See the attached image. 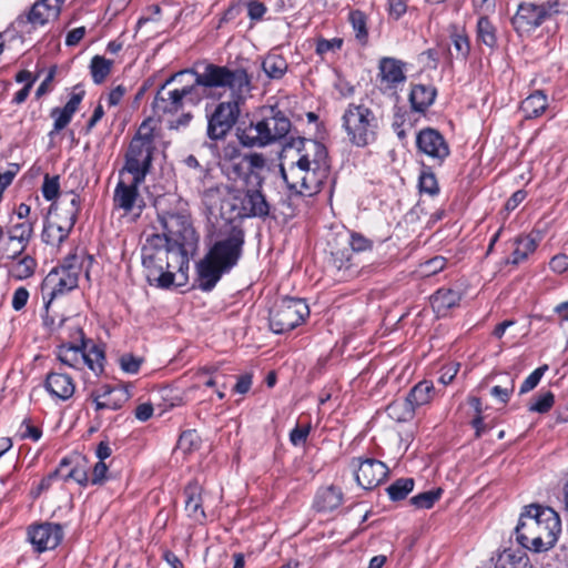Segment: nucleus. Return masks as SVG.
Here are the masks:
<instances>
[{
    "instance_id": "f257e3e1",
    "label": "nucleus",
    "mask_w": 568,
    "mask_h": 568,
    "mask_svg": "<svg viewBox=\"0 0 568 568\" xmlns=\"http://www.w3.org/2000/svg\"><path fill=\"white\" fill-rule=\"evenodd\" d=\"M281 174L297 194L312 196L328 178L326 148L311 139L298 138L284 148Z\"/></svg>"
},
{
    "instance_id": "f03ea898",
    "label": "nucleus",
    "mask_w": 568,
    "mask_h": 568,
    "mask_svg": "<svg viewBox=\"0 0 568 568\" xmlns=\"http://www.w3.org/2000/svg\"><path fill=\"white\" fill-rule=\"evenodd\" d=\"M185 72H179L170 77L158 91L153 110L156 114L178 112L185 103L195 105L203 98L212 95V85L223 83L222 71L217 64H203L202 70L191 71L194 75V83L182 88L170 89Z\"/></svg>"
},
{
    "instance_id": "7ed1b4c3",
    "label": "nucleus",
    "mask_w": 568,
    "mask_h": 568,
    "mask_svg": "<svg viewBox=\"0 0 568 568\" xmlns=\"http://www.w3.org/2000/svg\"><path fill=\"white\" fill-rule=\"evenodd\" d=\"M219 69L224 73L223 83L212 85V91L229 89L231 95L230 100L220 102L207 115L206 134L214 141L224 139L232 130L241 113L240 105L250 95L252 89L251 78L244 69H231L225 65H219Z\"/></svg>"
},
{
    "instance_id": "20e7f679",
    "label": "nucleus",
    "mask_w": 568,
    "mask_h": 568,
    "mask_svg": "<svg viewBox=\"0 0 568 568\" xmlns=\"http://www.w3.org/2000/svg\"><path fill=\"white\" fill-rule=\"evenodd\" d=\"M515 532L524 548L534 552L548 551L558 541L561 520L552 508L530 504L523 508Z\"/></svg>"
},
{
    "instance_id": "39448f33",
    "label": "nucleus",
    "mask_w": 568,
    "mask_h": 568,
    "mask_svg": "<svg viewBox=\"0 0 568 568\" xmlns=\"http://www.w3.org/2000/svg\"><path fill=\"white\" fill-rule=\"evenodd\" d=\"M155 207L164 231L161 236L166 244L181 248L186 255L193 252L199 243V234L191 221L187 203L174 194H168L155 200Z\"/></svg>"
},
{
    "instance_id": "423d86ee",
    "label": "nucleus",
    "mask_w": 568,
    "mask_h": 568,
    "mask_svg": "<svg viewBox=\"0 0 568 568\" xmlns=\"http://www.w3.org/2000/svg\"><path fill=\"white\" fill-rule=\"evenodd\" d=\"M244 244V232L232 227L230 233L217 240L197 264L199 286L211 291L223 274L229 273L239 262Z\"/></svg>"
},
{
    "instance_id": "0eeeda50",
    "label": "nucleus",
    "mask_w": 568,
    "mask_h": 568,
    "mask_svg": "<svg viewBox=\"0 0 568 568\" xmlns=\"http://www.w3.org/2000/svg\"><path fill=\"white\" fill-rule=\"evenodd\" d=\"M142 263L149 284L168 288L174 283V271L187 264V256L181 248L168 245L161 234H153L142 248Z\"/></svg>"
},
{
    "instance_id": "6e6552de",
    "label": "nucleus",
    "mask_w": 568,
    "mask_h": 568,
    "mask_svg": "<svg viewBox=\"0 0 568 568\" xmlns=\"http://www.w3.org/2000/svg\"><path fill=\"white\" fill-rule=\"evenodd\" d=\"M94 260L91 255L71 254L64 258L61 265L54 267L45 276L42 284V296L47 307L50 303L78 286L79 276L84 271L85 277L90 278V267Z\"/></svg>"
},
{
    "instance_id": "1a4fd4ad",
    "label": "nucleus",
    "mask_w": 568,
    "mask_h": 568,
    "mask_svg": "<svg viewBox=\"0 0 568 568\" xmlns=\"http://www.w3.org/2000/svg\"><path fill=\"white\" fill-rule=\"evenodd\" d=\"M270 115L239 129L237 138L242 145L261 148L284 138L291 129L290 120L280 111L268 110Z\"/></svg>"
},
{
    "instance_id": "9d476101",
    "label": "nucleus",
    "mask_w": 568,
    "mask_h": 568,
    "mask_svg": "<svg viewBox=\"0 0 568 568\" xmlns=\"http://www.w3.org/2000/svg\"><path fill=\"white\" fill-rule=\"evenodd\" d=\"M342 126L351 144L365 148L376 141L379 121L366 105L351 103L342 116Z\"/></svg>"
},
{
    "instance_id": "9b49d317",
    "label": "nucleus",
    "mask_w": 568,
    "mask_h": 568,
    "mask_svg": "<svg viewBox=\"0 0 568 568\" xmlns=\"http://www.w3.org/2000/svg\"><path fill=\"white\" fill-rule=\"evenodd\" d=\"M153 149V128L150 121H144L130 143L125 165L120 175L122 176L125 172L130 173L135 183H142L151 168Z\"/></svg>"
},
{
    "instance_id": "f8f14e48",
    "label": "nucleus",
    "mask_w": 568,
    "mask_h": 568,
    "mask_svg": "<svg viewBox=\"0 0 568 568\" xmlns=\"http://www.w3.org/2000/svg\"><path fill=\"white\" fill-rule=\"evenodd\" d=\"M80 344L69 343L59 347L57 356L59 361L72 368L80 369L87 365L94 374L103 372L104 353L93 343L83 338V332L77 328Z\"/></svg>"
},
{
    "instance_id": "ddd939ff",
    "label": "nucleus",
    "mask_w": 568,
    "mask_h": 568,
    "mask_svg": "<svg viewBox=\"0 0 568 568\" xmlns=\"http://www.w3.org/2000/svg\"><path fill=\"white\" fill-rule=\"evenodd\" d=\"M308 314V306L303 300L282 298L270 313V327L274 333L283 334L300 325Z\"/></svg>"
},
{
    "instance_id": "4468645a",
    "label": "nucleus",
    "mask_w": 568,
    "mask_h": 568,
    "mask_svg": "<svg viewBox=\"0 0 568 568\" xmlns=\"http://www.w3.org/2000/svg\"><path fill=\"white\" fill-rule=\"evenodd\" d=\"M418 152L436 164L449 155V148L443 135L434 129H424L416 136Z\"/></svg>"
},
{
    "instance_id": "2eb2a0df",
    "label": "nucleus",
    "mask_w": 568,
    "mask_h": 568,
    "mask_svg": "<svg viewBox=\"0 0 568 568\" xmlns=\"http://www.w3.org/2000/svg\"><path fill=\"white\" fill-rule=\"evenodd\" d=\"M353 467L357 484L365 489L378 486L386 478L388 471L383 462L373 458L355 459Z\"/></svg>"
},
{
    "instance_id": "dca6fc26",
    "label": "nucleus",
    "mask_w": 568,
    "mask_h": 568,
    "mask_svg": "<svg viewBox=\"0 0 568 568\" xmlns=\"http://www.w3.org/2000/svg\"><path fill=\"white\" fill-rule=\"evenodd\" d=\"M79 210L80 197L77 193H61L59 197L51 204L49 217L58 219L65 226L73 229L78 217Z\"/></svg>"
},
{
    "instance_id": "f3484780",
    "label": "nucleus",
    "mask_w": 568,
    "mask_h": 568,
    "mask_svg": "<svg viewBox=\"0 0 568 568\" xmlns=\"http://www.w3.org/2000/svg\"><path fill=\"white\" fill-rule=\"evenodd\" d=\"M547 13L548 8L544 3H525L519 6L511 23L518 33L530 32L542 22Z\"/></svg>"
},
{
    "instance_id": "a211bd4d",
    "label": "nucleus",
    "mask_w": 568,
    "mask_h": 568,
    "mask_svg": "<svg viewBox=\"0 0 568 568\" xmlns=\"http://www.w3.org/2000/svg\"><path fill=\"white\" fill-rule=\"evenodd\" d=\"M141 183H135L134 178L130 182L120 180L114 189L113 203L118 209L123 210L125 213L132 212L135 207L141 209L142 200L138 187Z\"/></svg>"
},
{
    "instance_id": "6ab92c4d",
    "label": "nucleus",
    "mask_w": 568,
    "mask_h": 568,
    "mask_svg": "<svg viewBox=\"0 0 568 568\" xmlns=\"http://www.w3.org/2000/svg\"><path fill=\"white\" fill-rule=\"evenodd\" d=\"M29 539L38 551L53 549L62 539L61 528L53 524L39 525L29 530Z\"/></svg>"
},
{
    "instance_id": "aec40b11",
    "label": "nucleus",
    "mask_w": 568,
    "mask_h": 568,
    "mask_svg": "<svg viewBox=\"0 0 568 568\" xmlns=\"http://www.w3.org/2000/svg\"><path fill=\"white\" fill-rule=\"evenodd\" d=\"M33 232V225L29 221L20 222L12 225L9 231V244H14V247H1L6 258H16L24 251Z\"/></svg>"
},
{
    "instance_id": "412c9836",
    "label": "nucleus",
    "mask_w": 568,
    "mask_h": 568,
    "mask_svg": "<svg viewBox=\"0 0 568 568\" xmlns=\"http://www.w3.org/2000/svg\"><path fill=\"white\" fill-rule=\"evenodd\" d=\"M61 4L62 0H40L33 4L27 20L20 19L17 21V23L43 26L58 18Z\"/></svg>"
},
{
    "instance_id": "4be33fe9",
    "label": "nucleus",
    "mask_w": 568,
    "mask_h": 568,
    "mask_svg": "<svg viewBox=\"0 0 568 568\" xmlns=\"http://www.w3.org/2000/svg\"><path fill=\"white\" fill-rule=\"evenodd\" d=\"M44 388L52 398L67 400L74 394L75 384L70 375L51 372L47 375Z\"/></svg>"
},
{
    "instance_id": "5701e85b",
    "label": "nucleus",
    "mask_w": 568,
    "mask_h": 568,
    "mask_svg": "<svg viewBox=\"0 0 568 568\" xmlns=\"http://www.w3.org/2000/svg\"><path fill=\"white\" fill-rule=\"evenodd\" d=\"M379 81L385 89H396L406 80L403 71V64L394 58H383L379 61Z\"/></svg>"
},
{
    "instance_id": "b1692460",
    "label": "nucleus",
    "mask_w": 568,
    "mask_h": 568,
    "mask_svg": "<svg viewBox=\"0 0 568 568\" xmlns=\"http://www.w3.org/2000/svg\"><path fill=\"white\" fill-rule=\"evenodd\" d=\"M270 213V204L258 189H248L242 200L241 216L265 217Z\"/></svg>"
},
{
    "instance_id": "393cba45",
    "label": "nucleus",
    "mask_w": 568,
    "mask_h": 568,
    "mask_svg": "<svg viewBox=\"0 0 568 568\" xmlns=\"http://www.w3.org/2000/svg\"><path fill=\"white\" fill-rule=\"evenodd\" d=\"M539 241V233H530L516 237L514 241L515 247L510 255L509 263L517 265L526 261L528 256L536 251Z\"/></svg>"
},
{
    "instance_id": "a878e982",
    "label": "nucleus",
    "mask_w": 568,
    "mask_h": 568,
    "mask_svg": "<svg viewBox=\"0 0 568 568\" xmlns=\"http://www.w3.org/2000/svg\"><path fill=\"white\" fill-rule=\"evenodd\" d=\"M201 493L202 488L197 483H191L185 488V511L190 518L197 523H202L205 519Z\"/></svg>"
},
{
    "instance_id": "bb28decb",
    "label": "nucleus",
    "mask_w": 568,
    "mask_h": 568,
    "mask_svg": "<svg viewBox=\"0 0 568 568\" xmlns=\"http://www.w3.org/2000/svg\"><path fill=\"white\" fill-rule=\"evenodd\" d=\"M462 295L457 291L439 288L430 298L434 312L438 316H446L448 311L458 306Z\"/></svg>"
},
{
    "instance_id": "cd10ccee",
    "label": "nucleus",
    "mask_w": 568,
    "mask_h": 568,
    "mask_svg": "<svg viewBox=\"0 0 568 568\" xmlns=\"http://www.w3.org/2000/svg\"><path fill=\"white\" fill-rule=\"evenodd\" d=\"M342 501L343 494L341 489L335 486H328L317 491L314 506L318 511H332L338 508Z\"/></svg>"
},
{
    "instance_id": "c85d7f7f",
    "label": "nucleus",
    "mask_w": 568,
    "mask_h": 568,
    "mask_svg": "<svg viewBox=\"0 0 568 568\" xmlns=\"http://www.w3.org/2000/svg\"><path fill=\"white\" fill-rule=\"evenodd\" d=\"M72 227L65 226L58 219L49 217L42 231V240L51 246H59L71 232Z\"/></svg>"
},
{
    "instance_id": "c756f323",
    "label": "nucleus",
    "mask_w": 568,
    "mask_h": 568,
    "mask_svg": "<svg viewBox=\"0 0 568 568\" xmlns=\"http://www.w3.org/2000/svg\"><path fill=\"white\" fill-rule=\"evenodd\" d=\"M436 90L430 85H413L409 94L412 108L415 111L423 112L430 106L435 100Z\"/></svg>"
},
{
    "instance_id": "7c9ffc66",
    "label": "nucleus",
    "mask_w": 568,
    "mask_h": 568,
    "mask_svg": "<svg viewBox=\"0 0 568 568\" xmlns=\"http://www.w3.org/2000/svg\"><path fill=\"white\" fill-rule=\"evenodd\" d=\"M115 393L122 395L120 390H116L108 385H104V386L100 387L99 389H97L92 394L95 409L97 410H102V409L115 410V409L120 408L122 400H121V398L114 397Z\"/></svg>"
},
{
    "instance_id": "2f4dec72",
    "label": "nucleus",
    "mask_w": 568,
    "mask_h": 568,
    "mask_svg": "<svg viewBox=\"0 0 568 568\" xmlns=\"http://www.w3.org/2000/svg\"><path fill=\"white\" fill-rule=\"evenodd\" d=\"M435 396V387L429 381H422L417 383L407 395V400L413 405V408L429 404Z\"/></svg>"
},
{
    "instance_id": "473e14b6",
    "label": "nucleus",
    "mask_w": 568,
    "mask_h": 568,
    "mask_svg": "<svg viewBox=\"0 0 568 568\" xmlns=\"http://www.w3.org/2000/svg\"><path fill=\"white\" fill-rule=\"evenodd\" d=\"M494 568H531V565L525 552L507 549L497 557Z\"/></svg>"
},
{
    "instance_id": "72a5a7b5",
    "label": "nucleus",
    "mask_w": 568,
    "mask_h": 568,
    "mask_svg": "<svg viewBox=\"0 0 568 568\" xmlns=\"http://www.w3.org/2000/svg\"><path fill=\"white\" fill-rule=\"evenodd\" d=\"M12 263L9 266L10 275L19 281L27 280L34 274L37 268V261L30 255H18L11 258Z\"/></svg>"
},
{
    "instance_id": "f704fd0d",
    "label": "nucleus",
    "mask_w": 568,
    "mask_h": 568,
    "mask_svg": "<svg viewBox=\"0 0 568 568\" xmlns=\"http://www.w3.org/2000/svg\"><path fill=\"white\" fill-rule=\"evenodd\" d=\"M546 108L547 97L540 90L535 91L521 102V111L527 119L539 116L545 112Z\"/></svg>"
},
{
    "instance_id": "c9c22d12",
    "label": "nucleus",
    "mask_w": 568,
    "mask_h": 568,
    "mask_svg": "<svg viewBox=\"0 0 568 568\" xmlns=\"http://www.w3.org/2000/svg\"><path fill=\"white\" fill-rule=\"evenodd\" d=\"M112 67L113 60L105 59L99 54L94 55L89 67L93 82L95 84L103 83L111 73Z\"/></svg>"
},
{
    "instance_id": "e433bc0d",
    "label": "nucleus",
    "mask_w": 568,
    "mask_h": 568,
    "mask_svg": "<svg viewBox=\"0 0 568 568\" xmlns=\"http://www.w3.org/2000/svg\"><path fill=\"white\" fill-rule=\"evenodd\" d=\"M414 412L413 405L407 400V398L403 400H395L386 408L388 417L396 422L409 420L413 418Z\"/></svg>"
},
{
    "instance_id": "4c0bfd02",
    "label": "nucleus",
    "mask_w": 568,
    "mask_h": 568,
    "mask_svg": "<svg viewBox=\"0 0 568 568\" xmlns=\"http://www.w3.org/2000/svg\"><path fill=\"white\" fill-rule=\"evenodd\" d=\"M263 70L272 79H280L287 69L286 61L276 54L266 57L262 63Z\"/></svg>"
},
{
    "instance_id": "58836bf2",
    "label": "nucleus",
    "mask_w": 568,
    "mask_h": 568,
    "mask_svg": "<svg viewBox=\"0 0 568 568\" xmlns=\"http://www.w3.org/2000/svg\"><path fill=\"white\" fill-rule=\"evenodd\" d=\"M413 488V478H399L387 488V493L389 498L396 501L404 499Z\"/></svg>"
},
{
    "instance_id": "ea45409f",
    "label": "nucleus",
    "mask_w": 568,
    "mask_h": 568,
    "mask_svg": "<svg viewBox=\"0 0 568 568\" xmlns=\"http://www.w3.org/2000/svg\"><path fill=\"white\" fill-rule=\"evenodd\" d=\"M245 161L248 164L250 176L248 179H254L256 181V186H261L263 182V178L260 172L264 170L266 165V160L262 154L252 153L245 156Z\"/></svg>"
},
{
    "instance_id": "a19ab883",
    "label": "nucleus",
    "mask_w": 568,
    "mask_h": 568,
    "mask_svg": "<svg viewBox=\"0 0 568 568\" xmlns=\"http://www.w3.org/2000/svg\"><path fill=\"white\" fill-rule=\"evenodd\" d=\"M442 489L428 490L420 493L410 498V504L418 509H429L439 499Z\"/></svg>"
},
{
    "instance_id": "79ce46f5",
    "label": "nucleus",
    "mask_w": 568,
    "mask_h": 568,
    "mask_svg": "<svg viewBox=\"0 0 568 568\" xmlns=\"http://www.w3.org/2000/svg\"><path fill=\"white\" fill-rule=\"evenodd\" d=\"M554 403H555L554 394L549 390L544 392V393H540L538 396H536L531 400V403L529 405V410L539 413V414H545L551 409V407L554 406Z\"/></svg>"
},
{
    "instance_id": "37998d69",
    "label": "nucleus",
    "mask_w": 568,
    "mask_h": 568,
    "mask_svg": "<svg viewBox=\"0 0 568 568\" xmlns=\"http://www.w3.org/2000/svg\"><path fill=\"white\" fill-rule=\"evenodd\" d=\"M201 439L195 430L184 432L178 442V449L183 453H191L200 447Z\"/></svg>"
},
{
    "instance_id": "c03bdc74",
    "label": "nucleus",
    "mask_w": 568,
    "mask_h": 568,
    "mask_svg": "<svg viewBox=\"0 0 568 568\" xmlns=\"http://www.w3.org/2000/svg\"><path fill=\"white\" fill-rule=\"evenodd\" d=\"M446 266V258L443 256H435L419 265V274L422 276H432L443 271Z\"/></svg>"
},
{
    "instance_id": "a18cd8bd",
    "label": "nucleus",
    "mask_w": 568,
    "mask_h": 568,
    "mask_svg": "<svg viewBox=\"0 0 568 568\" xmlns=\"http://www.w3.org/2000/svg\"><path fill=\"white\" fill-rule=\"evenodd\" d=\"M59 180L58 178H50L45 175L43 185H42V194L45 200L52 201L59 197Z\"/></svg>"
},
{
    "instance_id": "49530a36",
    "label": "nucleus",
    "mask_w": 568,
    "mask_h": 568,
    "mask_svg": "<svg viewBox=\"0 0 568 568\" xmlns=\"http://www.w3.org/2000/svg\"><path fill=\"white\" fill-rule=\"evenodd\" d=\"M142 358L132 354H124L120 357V366L122 371L129 374H136L142 364Z\"/></svg>"
},
{
    "instance_id": "de8ad7c7",
    "label": "nucleus",
    "mask_w": 568,
    "mask_h": 568,
    "mask_svg": "<svg viewBox=\"0 0 568 568\" xmlns=\"http://www.w3.org/2000/svg\"><path fill=\"white\" fill-rule=\"evenodd\" d=\"M450 43H448L449 53L453 55V48L456 52L457 58H465L469 52V38H449Z\"/></svg>"
},
{
    "instance_id": "09e8293b",
    "label": "nucleus",
    "mask_w": 568,
    "mask_h": 568,
    "mask_svg": "<svg viewBox=\"0 0 568 568\" xmlns=\"http://www.w3.org/2000/svg\"><path fill=\"white\" fill-rule=\"evenodd\" d=\"M547 366L535 369L521 384L519 393L525 394L534 389L540 382Z\"/></svg>"
},
{
    "instance_id": "8fccbe9b",
    "label": "nucleus",
    "mask_w": 568,
    "mask_h": 568,
    "mask_svg": "<svg viewBox=\"0 0 568 568\" xmlns=\"http://www.w3.org/2000/svg\"><path fill=\"white\" fill-rule=\"evenodd\" d=\"M197 378L205 385L206 387H215L220 385V373L216 368H205L197 373Z\"/></svg>"
},
{
    "instance_id": "3c124183",
    "label": "nucleus",
    "mask_w": 568,
    "mask_h": 568,
    "mask_svg": "<svg viewBox=\"0 0 568 568\" xmlns=\"http://www.w3.org/2000/svg\"><path fill=\"white\" fill-rule=\"evenodd\" d=\"M419 187L420 191L430 195L436 194L438 192V184L435 175L429 172L422 173L419 178Z\"/></svg>"
},
{
    "instance_id": "603ef678",
    "label": "nucleus",
    "mask_w": 568,
    "mask_h": 568,
    "mask_svg": "<svg viewBox=\"0 0 568 568\" xmlns=\"http://www.w3.org/2000/svg\"><path fill=\"white\" fill-rule=\"evenodd\" d=\"M61 479H63L64 481L72 479L79 483L80 485H84L89 480L87 471L82 467H73L69 470H67V468H63Z\"/></svg>"
},
{
    "instance_id": "864d4df0",
    "label": "nucleus",
    "mask_w": 568,
    "mask_h": 568,
    "mask_svg": "<svg viewBox=\"0 0 568 568\" xmlns=\"http://www.w3.org/2000/svg\"><path fill=\"white\" fill-rule=\"evenodd\" d=\"M69 465L70 463L67 459H62L59 467L40 481L38 486V493L49 489L55 478H61L63 468H68Z\"/></svg>"
},
{
    "instance_id": "5fc2aeb1",
    "label": "nucleus",
    "mask_w": 568,
    "mask_h": 568,
    "mask_svg": "<svg viewBox=\"0 0 568 568\" xmlns=\"http://www.w3.org/2000/svg\"><path fill=\"white\" fill-rule=\"evenodd\" d=\"M349 245L354 252H364L372 248L373 242L359 233H352Z\"/></svg>"
},
{
    "instance_id": "6e6d98bb",
    "label": "nucleus",
    "mask_w": 568,
    "mask_h": 568,
    "mask_svg": "<svg viewBox=\"0 0 568 568\" xmlns=\"http://www.w3.org/2000/svg\"><path fill=\"white\" fill-rule=\"evenodd\" d=\"M349 22L353 26L354 31L357 33L356 36H366V18L363 12L354 11L349 13Z\"/></svg>"
},
{
    "instance_id": "4d7b16f0",
    "label": "nucleus",
    "mask_w": 568,
    "mask_h": 568,
    "mask_svg": "<svg viewBox=\"0 0 568 568\" xmlns=\"http://www.w3.org/2000/svg\"><path fill=\"white\" fill-rule=\"evenodd\" d=\"M51 115L54 118V131H60L69 124L73 114L64 109H54Z\"/></svg>"
},
{
    "instance_id": "13d9d810",
    "label": "nucleus",
    "mask_w": 568,
    "mask_h": 568,
    "mask_svg": "<svg viewBox=\"0 0 568 568\" xmlns=\"http://www.w3.org/2000/svg\"><path fill=\"white\" fill-rule=\"evenodd\" d=\"M342 43H343V41L341 38H334L333 40L321 39L316 43V52L320 55H323L324 53H326L328 51H334V50L339 49L342 47Z\"/></svg>"
},
{
    "instance_id": "bf43d9fd",
    "label": "nucleus",
    "mask_w": 568,
    "mask_h": 568,
    "mask_svg": "<svg viewBox=\"0 0 568 568\" xmlns=\"http://www.w3.org/2000/svg\"><path fill=\"white\" fill-rule=\"evenodd\" d=\"M459 366H460L459 363H450V364L444 366L442 369V374L439 376V382L443 385L450 384L453 382V379L455 378L456 374L458 373Z\"/></svg>"
},
{
    "instance_id": "052dcab7",
    "label": "nucleus",
    "mask_w": 568,
    "mask_h": 568,
    "mask_svg": "<svg viewBox=\"0 0 568 568\" xmlns=\"http://www.w3.org/2000/svg\"><path fill=\"white\" fill-rule=\"evenodd\" d=\"M29 300V292L24 287H19L14 291L12 296V307L16 311L22 310Z\"/></svg>"
},
{
    "instance_id": "680f3d73",
    "label": "nucleus",
    "mask_w": 568,
    "mask_h": 568,
    "mask_svg": "<svg viewBox=\"0 0 568 568\" xmlns=\"http://www.w3.org/2000/svg\"><path fill=\"white\" fill-rule=\"evenodd\" d=\"M310 434V426H296L290 434V439L293 445L298 446L306 442Z\"/></svg>"
},
{
    "instance_id": "e2e57ef3",
    "label": "nucleus",
    "mask_w": 568,
    "mask_h": 568,
    "mask_svg": "<svg viewBox=\"0 0 568 568\" xmlns=\"http://www.w3.org/2000/svg\"><path fill=\"white\" fill-rule=\"evenodd\" d=\"M266 12V7L258 1L247 2V16L251 20H260Z\"/></svg>"
},
{
    "instance_id": "0e129e2a",
    "label": "nucleus",
    "mask_w": 568,
    "mask_h": 568,
    "mask_svg": "<svg viewBox=\"0 0 568 568\" xmlns=\"http://www.w3.org/2000/svg\"><path fill=\"white\" fill-rule=\"evenodd\" d=\"M514 392V382L511 381L509 386H494L491 388V395L498 398L501 403H507L509 400L510 395Z\"/></svg>"
},
{
    "instance_id": "69168bd1",
    "label": "nucleus",
    "mask_w": 568,
    "mask_h": 568,
    "mask_svg": "<svg viewBox=\"0 0 568 568\" xmlns=\"http://www.w3.org/2000/svg\"><path fill=\"white\" fill-rule=\"evenodd\" d=\"M476 28L477 36H494L496 32L495 27L486 16L478 18Z\"/></svg>"
},
{
    "instance_id": "338daca9",
    "label": "nucleus",
    "mask_w": 568,
    "mask_h": 568,
    "mask_svg": "<svg viewBox=\"0 0 568 568\" xmlns=\"http://www.w3.org/2000/svg\"><path fill=\"white\" fill-rule=\"evenodd\" d=\"M497 0H473V6L477 12L488 14L495 11Z\"/></svg>"
},
{
    "instance_id": "774afa93",
    "label": "nucleus",
    "mask_w": 568,
    "mask_h": 568,
    "mask_svg": "<svg viewBox=\"0 0 568 568\" xmlns=\"http://www.w3.org/2000/svg\"><path fill=\"white\" fill-rule=\"evenodd\" d=\"M550 268L554 272L562 273L568 268V256L566 254H558L550 260Z\"/></svg>"
}]
</instances>
